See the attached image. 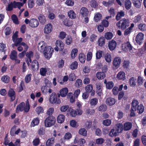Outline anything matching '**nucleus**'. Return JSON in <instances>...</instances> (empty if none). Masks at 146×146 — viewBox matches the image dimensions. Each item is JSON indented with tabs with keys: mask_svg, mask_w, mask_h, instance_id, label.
Segmentation results:
<instances>
[{
	"mask_svg": "<svg viewBox=\"0 0 146 146\" xmlns=\"http://www.w3.org/2000/svg\"><path fill=\"white\" fill-rule=\"evenodd\" d=\"M116 42L113 40L110 41L108 44V46L109 48L111 50H114L116 47Z\"/></svg>",
	"mask_w": 146,
	"mask_h": 146,
	"instance_id": "nucleus-12",
	"label": "nucleus"
},
{
	"mask_svg": "<svg viewBox=\"0 0 146 146\" xmlns=\"http://www.w3.org/2000/svg\"><path fill=\"white\" fill-rule=\"evenodd\" d=\"M93 89V86L92 84H89L85 87V90L86 92L90 93L92 92Z\"/></svg>",
	"mask_w": 146,
	"mask_h": 146,
	"instance_id": "nucleus-42",
	"label": "nucleus"
},
{
	"mask_svg": "<svg viewBox=\"0 0 146 146\" xmlns=\"http://www.w3.org/2000/svg\"><path fill=\"white\" fill-rule=\"evenodd\" d=\"M65 119V116L63 114L59 115L57 117V121L58 123H63Z\"/></svg>",
	"mask_w": 146,
	"mask_h": 146,
	"instance_id": "nucleus-35",
	"label": "nucleus"
},
{
	"mask_svg": "<svg viewBox=\"0 0 146 146\" xmlns=\"http://www.w3.org/2000/svg\"><path fill=\"white\" fill-rule=\"evenodd\" d=\"M115 100L111 98H108L106 100V104L109 106L113 105L115 103Z\"/></svg>",
	"mask_w": 146,
	"mask_h": 146,
	"instance_id": "nucleus-14",
	"label": "nucleus"
},
{
	"mask_svg": "<svg viewBox=\"0 0 146 146\" xmlns=\"http://www.w3.org/2000/svg\"><path fill=\"white\" fill-rule=\"evenodd\" d=\"M39 122V120L38 118H36L34 119L32 121L31 125V127H33L35 125H38Z\"/></svg>",
	"mask_w": 146,
	"mask_h": 146,
	"instance_id": "nucleus-36",
	"label": "nucleus"
},
{
	"mask_svg": "<svg viewBox=\"0 0 146 146\" xmlns=\"http://www.w3.org/2000/svg\"><path fill=\"white\" fill-rule=\"evenodd\" d=\"M102 51L101 50L98 51L96 53V58L99 59L102 56Z\"/></svg>",
	"mask_w": 146,
	"mask_h": 146,
	"instance_id": "nucleus-60",
	"label": "nucleus"
},
{
	"mask_svg": "<svg viewBox=\"0 0 146 146\" xmlns=\"http://www.w3.org/2000/svg\"><path fill=\"white\" fill-rule=\"evenodd\" d=\"M56 122L55 117L52 116L46 118L44 121V125L46 127H50L54 125Z\"/></svg>",
	"mask_w": 146,
	"mask_h": 146,
	"instance_id": "nucleus-4",
	"label": "nucleus"
},
{
	"mask_svg": "<svg viewBox=\"0 0 146 146\" xmlns=\"http://www.w3.org/2000/svg\"><path fill=\"white\" fill-rule=\"evenodd\" d=\"M123 46L125 48H126L127 49H129V50H131L132 49L131 45L128 42H127L123 44Z\"/></svg>",
	"mask_w": 146,
	"mask_h": 146,
	"instance_id": "nucleus-54",
	"label": "nucleus"
},
{
	"mask_svg": "<svg viewBox=\"0 0 146 146\" xmlns=\"http://www.w3.org/2000/svg\"><path fill=\"white\" fill-rule=\"evenodd\" d=\"M115 129L119 133L121 132L123 129V125L120 123H118L115 125Z\"/></svg>",
	"mask_w": 146,
	"mask_h": 146,
	"instance_id": "nucleus-16",
	"label": "nucleus"
},
{
	"mask_svg": "<svg viewBox=\"0 0 146 146\" xmlns=\"http://www.w3.org/2000/svg\"><path fill=\"white\" fill-rule=\"evenodd\" d=\"M78 65V63L76 61H75L70 65V67L71 69L73 70L76 69L77 68Z\"/></svg>",
	"mask_w": 146,
	"mask_h": 146,
	"instance_id": "nucleus-48",
	"label": "nucleus"
},
{
	"mask_svg": "<svg viewBox=\"0 0 146 146\" xmlns=\"http://www.w3.org/2000/svg\"><path fill=\"white\" fill-rule=\"evenodd\" d=\"M78 52L77 49L75 48L72 50L71 52V57L73 58H74L77 55Z\"/></svg>",
	"mask_w": 146,
	"mask_h": 146,
	"instance_id": "nucleus-57",
	"label": "nucleus"
},
{
	"mask_svg": "<svg viewBox=\"0 0 146 146\" xmlns=\"http://www.w3.org/2000/svg\"><path fill=\"white\" fill-rule=\"evenodd\" d=\"M47 72L46 69L44 68H42L40 70V74L42 76H45Z\"/></svg>",
	"mask_w": 146,
	"mask_h": 146,
	"instance_id": "nucleus-64",
	"label": "nucleus"
},
{
	"mask_svg": "<svg viewBox=\"0 0 146 146\" xmlns=\"http://www.w3.org/2000/svg\"><path fill=\"white\" fill-rule=\"evenodd\" d=\"M113 36V34L110 32H107L104 35L105 38L107 40L111 39Z\"/></svg>",
	"mask_w": 146,
	"mask_h": 146,
	"instance_id": "nucleus-43",
	"label": "nucleus"
},
{
	"mask_svg": "<svg viewBox=\"0 0 146 146\" xmlns=\"http://www.w3.org/2000/svg\"><path fill=\"white\" fill-rule=\"evenodd\" d=\"M107 106L104 104H102L98 108V110L99 111H104L106 110Z\"/></svg>",
	"mask_w": 146,
	"mask_h": 146,
	"instance_id": "nucleus-49",
	"label": "nucleus"
},
{
	"mask_svg": "<svg viewBox=\"0 0 146 146\" xmlns=\"http://www.w3.org/2000/svg\"><path fill=\"white\" fill-rule=\"evenodd\" d=\"M137 111L139 113H142L144 111V107L143 105L142 104H140L137 108Z\"/></svg>",
	"mask_w": 146,
	"mask_h": 146,
	"instance_id": "nucleus-45",
	"label": "nucleus"
},
{
	"mask_svg": "<svg viewBox=\"0 0 146 146\" xmlns=\"http://www.w3.org/2000/svg\"><path fill=\"white\" fill-rule=\"evenodd\" d=\"M52 26L51 24L48 23L45 26L44 31L45 34H49L50 33L52 30Z\"/></svg>",
	"mask_w": 146,
	"mask_h": 146,
	"instance_id": "nucleus-8",
	"label": "nucleus"
},
{
	"mask_svg": "<svg viewBox=\"0 0 146 146\" xmlns=\"http://www.w3.org/2000/svg\"><path fill=\"white\" fill-rule=\"evenodd\" d=\"M57 97H60V94H58L56 95L55 93H52L50 95L49 99L50 103L52 104L56 103L60 104L61 102L60 99L57 98Z\"/></svg>",
	"mask_w": 146,
	"mask_h": 146,
	"instance_id": "nucleus-3",
	"label": "nucleus"
},
{
	"mask_svg": "<svg viewBox=\"0 0 146 146\" xmlns=\"http://www.w3.org/2000/svg\"><path fill=\"white\" fill-rule=\"evenodd\" d=\"M11 59L12 60H15L17 57V52L16 51L13 50L12 51L10 55Z\"/></svg>",
	"mask_w": 146,
	"mask_h": 146,
	"instance_id": "nucleus-26",
	"label": "nucleus"
},
{
	"mask_svg": "<svg viewBox=\"0 0 146 146\" xmlns=\"http://www.w3.org/2000/svg\"><path fill=\"white\" fill-rule=\"evenodd\" d=\"M48 46H46V44L44 41L40 42L38 44V50L43 53Z\"/></svg>",
	"mask_w": 146,
	"mask_h": 146,
	"instance_id": "nucleus-6",
	"label": "nucleus"
},
{
	"mask_svg": "<svg viewBox=\"0 0 146 146\" xmlns=\"http://www.w3.org/2000/svg\"><path fill=\"white\" fill-rule=\"evenodd\" d=\"M140 0H133V3L134 6L137 8H139L141 5Z\"/></svg>",
	"mask_w": 146,
	"mask_h": 146,
	"instance_id": "nucleus-32",
	"label": "nucleus"
},
{
	"mask_svg": "<svg viewBox=\"0 0 146 146\" xmlns=\"http://www.w3.org/2000/svg\"><path fill=\"white\" fill-rule=\"evenodd\" d=\"M103 124L106 126L110 125L111 123V120L110 119H107L103 121Z\"/></svg>",
	"mask_w": 146,
	"mask_h": 146,
	"instance_id": "nucleus-59",
	"label": "nucleus"
},
{
	"mask_svg": "<svg viewBox=\"0 0 146 146\" xmlns=\"http://www.w3.org/2000/svg\"><path fill=\"white\" fill-rule=\"evenodd\" d=\"M117 78L119 80H124L125 78V73L123 72H119L117 75Z\"/></svg>",
	"mask_w": 146,
	"mask_h": 146,
	"instance_id": "nucleus-25",
	"label": "nucleus"
},
{
	"mask_svg": "<svg viewBox=\"0 0 146 146\" xmlns=\"http://www.w3.org/2000/svg\"><path fill=\"white\" fill-rule=\"evenodd\" d=\"M38 19L40 23L42 24H44L46 21L45 17L43 15H40L39 16Z\"/></svg>",
	"mask_w": 146,
	"mask_h": 146,
	"instance_id": "nucleus-37",
	"label": "nucleus"
},
{
	"mask_svg": "<svg viewBox=\"0 0 146 146\" xmlns=\"http://www.w3.org/2000/svg\"><path fill=\"white\" fill-rule=\"evenodd\" d=\"M119 133L116 129H111L109 133V135L111 137L116 136L118 135Z\"/></svg>",
	"mask_w": 146,
	"mask_h": 146,
	"instance_id": "nucleus-33",
	"label": "nucleus"
},
{
	"mask_svg": "<svg viewBox=\"0 0 146 146\" xmlns=\"http://www.w3.org/2000/svg\"><path fill=\"white\" fill-rule=\"evenodd\" d=\"M136 80V79L133 77L130 78L129 80V83L131 86L134 87L135 86Z\"/></svg>",
	"mask_w": 146,
	"mask_h": 146,
	"instance_id": "nucleus-34",
	"label": "nucleus"
},
{
	"mask_svg": "<svg viewBox=\"0 0 146 146\" xmlns=\"http://www.w3.org/2000/svg\"><path fill=\"white\" fill-rule=\"evenodd\" d=\"M132 126V124L131 122H126L124 124V129L125 131L129 130L131 129Z\"/></svg>",
	"mask_w": 146,
	"mask_h": 146,
	"instance_id": "nucleus-24",
	"label": "nucleus"
},
{
	"mask_svg": "<svg viewBox=\"0 0 146 146\" xmlns=\"http://www.w3.org/2000/svg\"><path fill=\"white\" fill-rule=\"evenodd\" d=\"M26 55L27 57V59L30 62H31L32 61L31 58H33V52L31 51H29V52H27L26 53Z\"/></svg>",
	"mask_w": 146,
	"mask_h": 146,
	"instance_id": "nucleus-21",
	"label": "nucleus"
},
{
	"mask_svg": "<svg viewBox=\"0 0 146 146\" xmlns=\"http://www.w3.org/2000/svg\"><path fill=\"white\" fill-rule=\"evenodd\" d=\"M121 60L119 57H115L113 61V64L114 66L118 68L121 63Z\"/></svg>",
	"mask_w": 146,
	"mask_h": 146,
	"instance_id": "nucleus-11",
	"label": "nucleus"
},
{
	"mask_svg": "<svg viewBox=\"0 0 146 146\" xmlns=\"http://www.w3.org/2000/svg\"><path fill=\"white\" fill-rule=\"evenodd\" d=\"M113 86V83L112 82H109L106 84V87L107 88L110 89H111Z\"/></svg>",
	"mask_w": 146,
	"mask_h": 146,
	"instance_id": "nucleus-55",
	"label": "nucleus"
},
{
	"mask_svg": "<svg viewBox=\"0 0 146 146\" xmlns=\"http://www.w3.org/2000/svg\"><path fill=\"white\" fill-rule=\"evenodd\" d=\"M98 102V99L95 98L91 99L89 101V103L91 106H95L97 104Z\"/></svg>",
	"mask_w": 146,
	"mask_h": 146,
	"instance_id": "nucleus-29",
	"label": "nucleus"
},
{
	"mask_svg": "<svg viewBox=\"0 0 146 146\" xmlns=\"http://www.w3.org/2000/svg\"><path fill=\"white\" fill-rule=\"evenodd\" d=\"M80 12L82 17H85L88 16L89 12L88 9L86 8L83 7L80 10Z\"/></svg>",
	"mask_w": 146,
	"mask_h": 146,
	"instance_id": "nucleus-13",
	"label": "nucleus"
},
{
	"mask_svg": "<svg viewBox=\"0 0 146 146\" xmlns=\"http://www.w3.org/2000/svg\"><path fill=\"white\" fill-rule=\"evenodd\" d=\"M98 45L99 46H102L105 44V39L103 37H101L98 40Z\"/></svg>",
	"mask_w": 146,
	"mask_h": 146,
	"instance_id": "nucleus-39",
	"label": "nucleus"
},
{
	"mask_svg": "<svg viewBox=\"0 0 146 146\" xmlns=\"http://www.w3.org/2000/svg\"><path fill=\"white\" fill-rule=\"evenodd\" d=\"M143 34L142 33H139L137 35L135 40L136 42L140 45L141 43H142L143 39Z\"/></svg>",
	"mask_w": 146,
	"mask_h": 146,
	"instance_id": "nucleus-9",
	"label": "nucleus"
},
{
	"mask_svg": "<svg viewBox=\"0 0 146 146\" xmlns=\"http://www.w3.org/2000/svg\"><path fill=\"white\" fill-rule=\"evenodd\" d=\"M22 38H18L17 39L15 42V43L13 44V46L15 45L16 46H18L20 44V43L22 41Z\"/></svg>",
	"mask_w": 146,
	"mask_h": 146,
	"instance_id": "nucleus-47",
	"label": "nucleus"
},
{
	"mask_svg": "<svg viewBox=\"0 0 146 146\" xmlns=\"http://www.w3.org/2000/svg\"><path fill=\"white\" fill-rule=\"evenodd\" d=\"M79 133L84 136H86L87 135V131L84 128H81L79 131Z\"/></svg>",
	"mask_w": 146,
	"mask_h": 146,
	"instance_id": "nucleus-41",
	"label": "nucleus"
},
{
	"mask_svg": "<svg viewBox=\"0 0 146 146\" xmlns=\"http://www.w3.org/2000/svg\"><path fill=\"white\" fill-rule=\"evenodd\" d=\"M8 95L11 98L12 101H13L15 99V95L14 91L12 89L9 90L8 92Z\"/></svg>",
	"mask_w": 146,
	"mask_h": 146,
	"instance_id": "nucleus-15",
	"label": "nucleus"
},
{
	"mask_svg": "<svg viewBox=\"0 0 146 146\" xmlns=\"http://www.w3.org/2000/svg\"><path fill=\"white\" fill-rule=\"evenodd\" d=\"M129 22L128 20L123 19L116 23V26L119 29L124 30L129 25Z\"/></svg>",
	"mask_w": 146,
	"mask_h": 146,
	"instance_id": "nucleus-1",
	"label": "nucleus"
},
{
	"mask_svg": "<svg viewBox=\"0 0 146 146\" xmlns=\"http://www.w3.org/2000/svg\"><path fill=\"white\" fill-rule=\"evenodd\" d=\"M24 3H22L20 2L14 1L13 2V7L15 8L17 7L19 9H20L21 7L23 6Z\"/></svg>",
	"mask_w": 146,
	"mask_h": 146,
	"instance_id": "nucleus-31",
	"label": "nucleus"
},
{
	"mask_svg": "<svg viewBox=\"0 0 146 146\" xmlns=\"http://www.w3.org/2000/svg\"><path fill=\"white\" fill-rule=\"evenodd\" d=\"M104 58L106 61L109 63L111 62V55L108 53H106L104 56Z\"/></svg>",
	"mask_w": 146,
	"mask_h": 146,
	"instance_id": "nucleus-40",
	"label": "nucleus"
},
{
	"mask_svg": "<svg viewBox=\"0 0 146 146\" xmlns=\"http://www.w3.org/2000/svg\"><path fill=\"white\" fill-rule=\"evenodd\" d=\"M131 3L129 0H126L125 2V7L127 10L129 9L131 7Z\"/></svg>",
	"mask_w": 146,
	"mask_h": 146,
	"instance_id": "nucleus-30",
	"label": "nucleus"
},
{
	"mask_svg": "<svg viewBox=\"0 0 146 146\" xmlns=\"http://www.w3.org/2000/svg\"><path fill=\"white\" fill-rule=\"evenodd\" d=\"M125 15L124 12L121 11L117 13V14L116 16L115 19L117 20H119L121 18Z\"/></svg>",
	"mask_w": 146,
	"mask_h": 146,
	"instance_id": "nucleus-28",
	"label": "nucleus"
},
{
	"mask_svg": "<svg viewBox=\"0 0 146 146\" xmlns=\"http://www.w3.org/2000/svg\"><path fill=\"white\" fill-rule=\"evenodd\" d=\"M39 24V22L37 19H33L31 20L30 26L32 28H35L38 26Z\"/></svg>",
	"mask_w": 146,
	"mask_h": 146,
	"instance_id": "nucleus-10",
	"label": "nucleus"
},
{
	"mask_svg": "<svg viewBox=\"0 0 146 146\" xmlns=\"http://www.w3.org/2000/svg\"><path fill=\"white\" fill-rule=\"evenodd\" d=\"M79 59L81 63H84L86 60L85 55L83 53H80L79 55Z\"/></svg>",
	"mask_w": 146,
	"mask_h": 146,
	"instance_id": "nucleus-38",
	"label": "nucleus"
},
{
	"mask_svg": "<svg viewBox=\"0 0 146 146\" xmlns=\"http://www.w3.org/2000/svg\"><path fill=\"white\" fill-rule=\"evenodd\" d=\"M138 28L141 31L146 30V25L145 24L141 23L138 26Z\"/></svg>",
	"mask_w": 146,
	"mask_h": 146,
	"instance_id": "nucleus-50",
	"label": "nucleus"
},
{
	"mask_svg": "<svg viewBox=\"0 0 146 146\" xmlns=\"http://www.w3.org/2000/svg\"><path fill=\"white\" fill-rule=\"evenodd\" d=\"M31 68L34 71H37L39 68V64L36 60L33 61L31 64Z\"/></svg>",
	"mask_w": 146,
	"mask_h": 146,
	"instance_id": "nucleus-7",
	"label": "nucleus"
},
{
	"mask_svg": "<svg viewBox=\"0 0 146 146\" xmlns=\"http://www.w3.org/2000/svg\"><path fill=\"white\" fill-rule=\"evenodd\" d=\"M55 139L54 137H52L48 139L46 142V146H51L54 143V140Z\"/></svg>",
	"mask_w": 146,
	"mask_h": 146,
	"instance_id": "nucleus-23",
	"label": "nucleus"
},
{
	"mask_svg": "<svg viewBox=\"0 0 146 146\" xmlns=\"http://www.w3.org/2000/svg\"><path fill=\"white\" fill-rule=\"evenodd\" d=\"M138 101L136 100H134L132 102L131 109L130 110V115L131 116H134L135 115V112L137 111V108L139 105Z\"/></svg>",
	"mask_w": 146,
	"mask_h": 146,
	"instance_id": "nucleus-2",
	"label": "nucleus"
},
{
	"mask_svg": "<svg viewBox=\"0 0 146 146\" xmlns=\"http://www.w3.org/2000/svg\"><path fill=\"white\" fill-rule=\"evenodd\" d=\"M101 14L98 13L95 15L94 17V19L96 22H98L101 19Z\"/></svg>",
	"mask_w": 146,
	"mask_h": 146,
	"instance_id": "nucleus-52",
	"label": "nucleus"
},
{
	"mask_svg": "<svg viewBox=\"0 0 146 146\" xmlns=\"http://www.w3.org/2000/svg\"><path fill=\"white\" fill-rule=\"evenodd\" d=\"M13 22L15 24H19V21L17 16L14 14L13 15L11 16Z\"/></svg>",
	"mask_w": 146,
	"mask_h": 146,
	"instance_id": "nucleus-53",
	"label": "nucleus"
},
{
	"mask_svg": "<svg viewBox=\"0 0 146 146\" xmlns=\"http://www.w3.org/2000/svg\"><path fill=\"white\" fill-rule=\"evenodd\" d=\"M44 110L41 107H37L36 109V111L38 114L43 112Z\"/></svg>",
	"mask_w": 146,
	"mask_h": 146,
	"instance_id": "nucleus-56",
	"label": "nucleus"
},
{
	"mask_svg": "<svg viewBox=\"0 0 146 146\" xmlns=\"http://www.w3.org/2000/svg\"><path fill=\"white\" fill-rule=\"evenodd\" d=\"M94 113L95 111L94 110L90 109H87L85 111L86 114L89 115H94Z\"/></svg>",
	"mask_w": 146,
	"mask_h": 146,
	"instance_id": "nucleus-46",
	"label": "nucleus"
},
{
	"mask_svg": "<svg viewBox=\"0 0 146 146\" xmlns=\"http://www.w3.org/2000/svg\"><path fill=\"white\" fill-rule=\"evenodd\" d=\"M69 108V106L67 105L63 106L60 108V110L62 112H65Z\"/></svg>",
	"mask_w": 146,
	"mask_h": 146,
	"instance_id": "nucleus-58",
	"label": "nucleus"
},
{
	"mask_svg": "<svg viewBox=\"0 0 146 146\" xmlns=\"http://www.w3.org/2000/svg\"><path fill=\"white\" fill-rule=\"evenodd\" d=\"M96 75L98 79L101 80L104 79L106 76L105 74L103 72H98L96 74Z\"/></svg>",
	"mask_w": 146,
	"mask_h": 146,
	"instance_id": "nucleus-27",
	"label": "nucleus"
},
{
	"mask_svg": "<svg viewBox=\"0 0 146 146\" xmlns=\"http://www.w3.org/2000/svg\"><path fill=\"white\" fill-rule=\"evenodd\" d=\"M32 74H29L27 75L25 78V81L27 83L29 82L31 80V77Z\"/></svg>",
	"mask_w": 146,
	"mask_h": 146,
	"instance_id": "nucleus-63",
	"label": "nucleus"
},
{
	"mask_svg": "<svg viewBox=\"0 0 146 146\" xmlns=\"http://www.w3.org/2000/svg\"><path fill=\"white\" fill-rule=\"evenodd\" d=\"M9 77L7 76H4L1 78L2 81L5 83H7L9 81Z\"/></svg>",
	"mask_w": 146,
	"mask_h": 146,
	"instance_id": "nucleus-61",
	"label": "nucleus"
},
{
	"mask_svg": "<svg viewBox=\"0 0 146 146\" xmlns=\"http://www.w3.org/2000/svg\"><path fill=\"white\" fill-rule=\"evenodd\" d=\"M47 48L43 52L45 57L47 59H49L52 56V54L54 51L53 48L50 46L47 47Z\"/></svg>",
	"mask_w": 146,
	"mask_h": 146,
	"instance_id": "nucleus-5",
	"label": "nucleus"
},
{
	"mask_svg": "<svg viewBox=\"0 0 146 146\" xmlns=\"http://www.w3.org/2000/svg\"><path fill=\"white\" fill-rule=\"evenodd\" d=\"M6 49L5 44L3 43L0 44V50L1 52H4V54H5Z\"/></svg>",
	"mask_w": 146,
	"mask_h": 146,
	"instance_id": "nucleus-51",
	"label": "nucleus"
},
{
	"mask_svg": "<svg viewBox=\"0 0 146 146\" xmlns=\"http://www.w3.org/2000/svg\"><path fill=\"white\" fill-rule=\"evenodd\" d=\"M56 45L59 47V50H62L64 48V44L62 41L60 40H57L56 42Z\"/></svg>",
	"mask_w": 146,
	"mask_h": 146,
	"instance_id": "nucleus-17",
	"label": "nucleus"
},
{
	"mask_svg": "<svg viewBox=\"0 0 146 146\" xmlns=\"http://www.w3.org/2000/svg\"><path fill=\"white\" fill-rule=\"evenodd\" d=\"M96 87L97 90V92L99 96H100L101 94V86L100 83L97 82L96 84Z\"/></svg>",
	"mask_w": 146,
	"mask_h": 146,
	"instance_id": "nucleus-20",
	"label": "nucleus"
},
{
	"mask_svg": "<svg viewBox=\"0 0 146 146\" xmlns=\"http://www.w3.org/2000/svg\"><path fill=\"white\" fill-rule=\"evenodd\" d=\"M68 16L71 19H74L76 17V14L73 10H70L68 12Z\"/></svg>",
	"mask_w": 146,
	"mask_h": 146,
	"instance_id": "nucleus-44",
	"label": "nucleus"
},
{
	"mask_svg": "<svg viewBox=\"0 0 146 146\" xmlns=\"http://www.w3.org/2000/svg\"><path fill=\"white\" fill-rule=\"evenodd\" d=\"M114 0H109L108 2L103 1V4L105 7H109L111 6L114 3Z\"/></svg>",
	"mask_w": 146,
	"mask_h": 146,
	"instance_id": "nucleus-18",
	"label": "nucleus"
},
{
	"mask_svg": "<svg viewBox=\"0 0 146 146\" xmlns=\"http://www.w3.org/2000/svg\"><path fill=\"white\" fill-rule=\"evenodd\" d=\"M68 92V89L66 88L62 89L60 91V96H61L63 97H65L66 96Z\"/></svg>",
	"mask_w": 146,
	"mask_h": 146,
	"instance_id": "nucleus-19",
	"label": "nucleus"
},
{
	"mask_svg": "<svg viewBox=\"0 0 146 146\" xmlns=\"http://www.w3.org/2000/svg\"><path fill=\"white\" fill-rule=\"evenodd\" d=\"M82 80L80 79H78L76 80L75 83V85L78 87H81L82 85Z\"/></svg>",
	"mask_w": 146,
	"mask_h": 146,
	"instance_id": "nucleus-62",
	"label": "nucleus"
},
{
	"mask_svg": "<svg viewBox=\"0 0 146 146\" xmlns=\"http://www.w3.org/2000/svg\"><path fill=\"white\" fill-rule=\"evenodd\" d=\"M24 106H25V104L24 103L22 102L19 105L17 106L16 109L17 112H19V111H22L24 110Z\"/></svg>",
	"mask_w": 146,
	"mask_h": 146,
	"instance_id": "nucleus-22",
	"label": "nucleus"
}]
</instances>
